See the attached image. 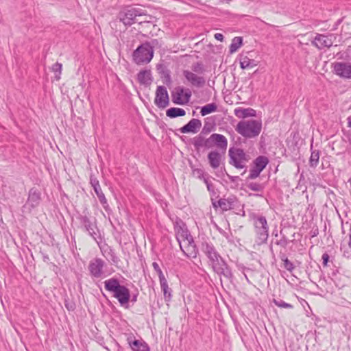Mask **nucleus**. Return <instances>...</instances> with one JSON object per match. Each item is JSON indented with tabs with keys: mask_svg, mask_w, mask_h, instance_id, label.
I'll return each mask as SVG.
<instances>
[{
	"mask_svg": "<svg viewBox=\"0 0 351 351\" xmlns=\"http://www.w3.org/2000/svg\"><path fill=\"white\" fill-rule=\"evenodd\" d=\"M104 283L105 289L112 293L121 306L129 302L131 298L130 290L125 286L120 285L117 278H111L105 280Z\"/></svg>",
	"mask_w": 351,
	"mask_h": 351,
	"instance_id": "nucleus-1",
	"label": "nucleus"
},
{
	"mask_svg": "<svg viewBox=\"0 0 351 351\" xmlns=\"http://www.w3.org/2000/svg\"><path fill=\"white\" fill-rule=\"evenodd\" d=\"M235 129L239 134L245 138H255L261 132L262 121L255 119L241 121L237 123Z\"/></svg>",
	"mask_w": 351,
	"mask_h": 351,
	"instance_id": "nucleus-2",
	"label": "nucleus"
},
{
	"mask_svg": "<svg viewBox=\"0 0 351 351\" xmlns=\"http://www.w3.org/2000/svg\"><path fill=\"white\" fill-rule=\"evenodd\" d=\"M154 56V49L149 43H145L137 47L132 54L134 62L138 65L149 63Z\"/></svg>",
	"mask_w": 351,
	"mask_h": 351,
	"instance_id": "nucleus-3",
	"label": "nucleus"
},
{
	"mask_svg": "<svg viewBox=\"0 0 351 351\" xmlns=\"http://www.w3.org/2000/svg\"><path fill=\"white\" fill-rule=\"evenodd\" d=\"M253 220L255 232L261 243L266 242L269 237V226L265 217L253 213L250 215Z\"/></svg>",
	"mask_w": 351,
	"mask_h": 351,
	"instance_id": "nucleus-4",
	"label": "nucleus"
},
{
	"mask_svg": "<svg viewBox=\"0 0 351 351\" xmlns=\"http://www.w3.org/2000/svg\"><path fill=\"white\" fill-rule=\"evenodd\" d=\"M229 163L237 169L246 167L250 157L243 149L238 147H230L228 150Z\"/></svg>",
	"mask_w": 351,
	"mask_h": 351,
	"instance_id": "nucleus-5",
	"label": "nucleus"
},
{
	"mask_svg": "<svg viewBox=\"0 0 351 351\" xmlns=\"http://www.w3.org/2000/svg\"><path fill=\"white\" fill-rule=\"evenodd\" d=\"M143 15H145V13L141 9L128 7L119 12L118 19L125 25L130 26L134 23H141L142 21H138L137 17H141Z\"/></svg>",
	"mask_w": 351,
	"mask_h": 351,
	"instance_id": "nucleus-6",
	"label": "nucleus"
},
{
	"mask_svg": "<svg viewBox=\"0 0 351 351\" xmlns=\"http://www.w3.org/2000/svg\"><path fill=\"white\" fill-rule=\"evenodd\" d=\"M335 75L342 79H351V62H336L332 64Z\"/></svg>",
	"mask_w": 351,
	"mask_h": 351,
	"instance_id": "nucleus-7",
	"label": "nucleus"
},
{
	"mask_svg": "<svg viewBox=\"0 0 351 351\" xmlns=\"http://www.w3.org/2000/svg\"><path fill=\"white\" fill-rule=\"evenodd\" d=\"M191 97V91L185 90L183 87L178 86L172 93V101L178 105H184L189 102Z\"/></svg>",
	"mask_w": 351,
	"mask_h": 351,
	"instance_id": "nucleus-8",
	"label": "nucleus"
},
{
	"mask_svg": "<svg viewBox=\"0 0 351 351\" xmlns=\"http://www.w3.org/2000/svg\"><path fill=\"white\" fill-rule=\"evenodd\" d=\"M173 226L176 237L179 244H181L182 239H188L187 238H189L192 240V236L187 229L186 224L180 219L176 218L173 223Z\"/></svg>",
	"mask_w": 351,
	"mask_h": 351,
	"instance_id": "nucleus-9",
	"label": "nucleus"
},
{
	"mask_svg": "<svg viewBox=\"0 0 351 351\" xmlns=\"http://www.w3.org/2000/svg\"><path fill=\"white\" fill-rule=\"evenodd\" d=\"M154 103L158 108L161 109L165 108L169 105V95L165 86H159L157 87Z\"/></svg>",
	"mask_w": 351,
	"mask_h": 351,
	"instance_id": "nucleus-10",
	"label": "nucleus"
},
{
	"mask_svg": "<svg viewBox=\"0 0 351 351\" xmlns=\"http://www.w3.org/2000/svg\"><path fill=\"white\" fill-rule=\"evenodd\" d=\"M187 239H181V244H179L180 249L188 258H195L197 254V250L193 238L192 237V240L189 238Z\"/></svg>",
	"mask_w": 351,
	"mask_h": 351,
	"instance_id": "nucleus-11",
	"label": "nucleus"
},
{
	"mask_svg": "<svg viewBox=\"0 0 351 351\" xmlns=\"http://www.w3.org/2000/svg\"><path fill=\"white\" fill-rule=\"evenodd\" d=\"M106 265L105 262L99 258L93 259L88 265L90 274L97 278L101 277L104 274L103 269Z\"/></svg>",
	"mask_w": 351,
	"mask_h": 351,
	"instance_id": "nucleus-12",
	"label": "nucleus"
},
{
	"mask_svg": "<svg viewBox=\"0 0 351 351\" xmlns=\"http://www.w3.org/2000/svg\"><path fill=\"white\" fill-rule=\"evenodd\" d=\"M183 75L188 82L193 86L202 88L206 84V80L203 76H199L192 71L184 70L183 71Z\"/></svg>",
	"mask_w": 351,
	"mask_h": 351,
	"instance_id": "nucleus-13",
	"label": "nucleus"
},
{
	"mask_svg": "<svg viewBox=\"0 0 351 351\" xmlns=\"http://www.w3.org/2000/svg\"><path fill=\"white\" fill-rule=\"evenodd\" d=\"M213 270L217 274L222 275L228 279H230L233 276L230 267L223 258L219 260L216 265H213Z\"/></svg>",
	"mask_w": 351,
	"mask_h": 351,
	"instance_id": "nucleus-14",
	"label": "nucleus"
},
{
	"mask_svg": "<svg viewBox=\"0 0 351 351\" xmlns=\"http://www.w3.org/2000/svg\"><path fill=\"white\" fill-rule=\"evenodd\" d=\"M332 37H333L332 35L328 36L323 34H317L313 41V45L319 49H323L324 47L329 48L333 44Z\"/></svg>",
	"mask_w": 351,
	"mask_h": 351,
	"instance_id": "nucleus-15",
	"label": "nucleus"
},
{
	"mask_svg": "<svg viewBox=\"0 0 351 351\" xmlns=\"http://www.w3.org/2000/svg\"><path fill=\"white\" fill-rule=\"evenodd\" d=\"M202 127V122L199 119H192L186 125L180 129L182 134L197 133Z\"/></svg>",
	"mask_w": 351,
	"mask_h": 351,
	"instance_id": "nucleus-16",
	"label": "nucleus"
},
{
	"mask_svg": "<svg viewBox=\"0 0 351 351\" xmlns=\"http://www.w3.org/2000/svg\"><path fill=\"white\" fill-rule=\"evenodd\" d=\"M90 184L104 208L107 210L108 204L104 193L102 192L99 181L96 178L90 177Z\"/></svg>",
	"mask_w": 351,
	"mask_h": 351,
	"instance_id": "nucleus-17",
	"label": "nucleus"
},
{
	"mask_svg": "<svg viewBox=\"0 0 351 351\" xmlns=\"http://www.w3.org/2000/svg\"><path fill=\"white\" fill-rule=\"evenodd\" d=\"M128 343L132 351H149V347L143 340L133 339L132 337H128Z\"/></svg>",
	"mask_w": 351,
	"mask_h": 351,
	"instance_id": "nucleus-18",
	"label": "nucleus"
},
{
	"mask_svg": "<svg viewBox=\"0 0 351 351\" xmlns=\"http://www.w3.org/2000/svg\"><path fill=\"white\" fill-rule=\"evenodd\" d=\"M214 146L217 147L222 153H225L228 147V140L222 134H213Z\"/></svg>",
	"mask_w": 351,
	"mask_h": 351,
	"instance_id": "nucleus-19",
	"label": "nucleus"
},
{
	"mask_svg": "<svg viewBox=\"0 0 351 351\" xmlns=\"http://www.w3.org/2000/svg\"><path fill=\"white\" fill-rule=\"evenodd\" d=\"M208 160L210 166L213 169H216L221 165L222 155L217 150L211 151L208 154Z\"/></svg>",
	"mask_w": 351,
	"mask_h": 351,
	"instance_id": "nucleus-20",
	"label": "nucleus"
},
{
	"mask_svg": "<svg viewBox=\"0 0 351 351\" xmlns=\"http://www.w3.org/2000/svg\"><path fill=\"white\" fill-rule=\"evenodd\" d=\"M40 201V193L34 189H31L29 192V196L27 201V205L31 208L38 206Z\"/></svg>",
	"mask_w": 351,
	"mask_h": 351,
	"instance_id": "nucleus-21",
	"label": "nucleus"
},
{
	"mask_svg": "<svg viewBox=\"0 0 351 351\" xmlns=\"http://www.w3.org/2000/svg\"><path fill=\"white\" fill-rule=\"evenodd\" d=\"M201 250L209 261L219 254L214 245L208 242H203L202 243Z\"/></svg>",
	"mask_w": 351,
	"mask_h": 351,
	"instance_id": "nucleus-22",
	"label": "nucleus"
},
{
	"mask_svg": "<svg viewBox=\"0 0 351 351\" xmlns=\"http://www.w3.org/2000/svg\"><path fill=\"white\" fill-rule=\"evenodd\" d=\"M81 221L85 228L86 230L88 232V234L94 239V240H97V232L95 230H97L96 226L92 223L88 217L86 216L82 217L81 219Z\"/></svg>",
	"mask_w": 351,
	"mask_h": 351,
	"instance_id": "nucleus-23",
	"label": "nucleus"
},
{
	"mask_svg": "<svg viewBox=\"0 0 351 351\" xmlns=\"http://www.w3.org/2000/svg\"><path fill=\"white\" fill-rule=\"evenodd\" d=\"M138 82L145 86L151 84L152 82L150 70H142L137 75Z\"/></svg>",
	"mask_w": 351,
	"mask_h": 351,
	"instance_id": "nucleus-24",
	"label": "nucleus"
},
{
	"mask_svg": "<svg viewBox=\"0 0 351 351\" xmlns=\"http://www.w3.org/2000/svg\"><path fill=\"white\" fill-rule=\"evenodd\" d=\"M234 113L236 117L240 119H244L250 117H255L256 116V110L252 108H237L234 110Z\"/></svg>",
	"mask_w": 351,
	"mask_h": 351,
	"instance_id": "nucleus-25",
	"label": "nucleus"
},
{
	"mask_svg": "<svg viewBox=\"0 0 351 351\" xmlns=\"http://www.w3.org/2000/svg\"><path fill=\"white\" fill-rule=\"evenodd\" d=\"M234 200L233 198H221L217 201V205L223 211H227L234 206Z\"/></svg>",
	"mask_w": 351,
	"mask_h": 351,
	"instance_id": "nucleus-26",
	"label": "nucleus"
},
{
	"mask_svg": "<svg viewBox=\"0 0 351 351\" xmlns=\"http://www.w3.org/2000/svg\"><path fill=\"white\" fill-rule=\"evenodd\" d=\"M160 281V285L164 294L165 300L169 302L171 300V292L172 290L169 287L167 280L166 278L162 279Z\"/></svg>",
	"mask_w": 351,
	"mask_h": 351,
	"instance_id": "nucleus-27",
	"label": "nucleus"
},
{
	"mask_svg": "<svg viewBox=\"0 0 351 351\" xmlns=\"http://www.w3.org/2000/svg\"><path fill=\"white\" fill-rule=\"evenodd\" d=\"M186 114V111L180 108H170L166 111V115L169 118H176L183 117Z\"/></svg>",
	"mask_w": 351,
	"mask_h": 351,
	"instance_id": "nucleus-28",
	"label": "nucleus"
},
{
	"mask_svg": "<svg viewBox=\"0 0 351 351\" xmlns=\"http://www.w3.org/2000/svg\"><path fill=\"white\" fill-rule=\"evenodd\" d=\"M269 162V160L266 156H258L254 160V167L256 169H259V171H263L267 166Z\"/></svg>",
	"mask_w": 351,
	"mask_h": 351,
	"instance_id": "nucleus-29",
	"label": "nucleus"
},
{
	"mask_svg": "<svg viewBox=\"0 0 351 351\" xmlns=\"http://www.w3.org/2000/svg\"><path fill=\"white\" fill-rule=\"evenodd\" d=\"M257 65L256 61L253 59L249 58L247 56H243L240 60V66L241 69L253 68Z\"/></svg>",
	"mask_w": 351,
	"mask_h": 351,
	"instance_id": "nucleus-30",
	"label": "nucleus"
},
{
	"mask_svg": "<svg viewBox=\"0 0 351 351\" xmlns=\"http://www.w3.org/2000/svg\"><path fill=\"white\" fill-rule=\"evenodd\" d=\"M311 154L309 159V165L311 167H316L319 163V152L318 150L313 149V145L311 146Z\"/></svg>",
	"mask_w": 351,
	"mask_h": 351,
	"instance_id": "nucleus-31",
	"label": "nucleus"
},
{
	"mask_svg": "<svg viewBox=\"0 0 351 351\" xmlns=\"http://www.w3.org/2000/svg\"><path fill=\"white\" fill-rule=\"evenodd\" d=\"M243 39L241 37L237 36L234 37L232 40V43L230 45V52L231 53H233L236 52L242 45Z\"/></svg>",
	"mask_w": 351,
	"mask_h": 351,
	"instance_id": "nucleus-32",
	"label": "nucleus"
},
{
	"mask_svg": "<svg viewBox=\"0 0 351 351\" xmlns=\"http://www.w3.org/2000/svg\"><path fill=\"white\" fill-rule=\"evenodd\" d=\"M217 106L215 103H210L205 105L201 108L200 113L202 116H206L210 113L214 112L217 110Z\"/></svg>",
	"mask_w": 351,
	"mask_h": 351,
	"instance_id": "nucleus-33",
	"label": "nucleus"
},
{
	"mask_svg": "<svg viewBox=\"0 0 351 351\" xmlns=\"http://www.w3.org/2000/svg\"><path fill=\"white\" fill-rule=\"evenodd\" d=\"M211 119V117H207L205 119L204 125L202 128L201 134H208L215 129L213 120Z\"/></svg>",
	"mask_w": 351,
	"mask_h": 351,
	"instance_id": "nucleus-34",
	"label": "nucleus"
},
{
	"mask_svg": "<svg viewBox=\"0 0 351 351\" xmlns=\"http://www.w3.org/2000/svg\"><path fill=\"white\" fill-rule=\"evenodd\" d=\"M204 138L202 134L193 138V144L196 150L204 148Z\"/></svg>",
	"mask_w": 351,
	"mask_h": 351,
	"instance_id": "nucleus-35",
	"label": "nucleus"
},
{
	"mask_svg": "<svg viewBox=\"0 0 351 351\" xmlns=\"http://www.w3.org/2000/svg\"><path fill=\"white\" fill-rule=\"evenodd\" d=\"M62 64L59 62H56L53 64L51 67L52 71L55 73V79L59 80L62 73Z\"/></svg>",
	"mask_w": 351,
	"mask_h": 351,
	"instance_id": "nucleus-36",
	"label": "nucleus"
},
{
	"mask_svg": "<svg viewBox=\"0 0 351 351\" xmlns=\"http://www.w3.org/2000/svg\"><path fill=\"white\" fill-rule=\"evenodd\" d=\"M192 72L194 73L202 74L205 71L204 66L202 62H196L191 66Z\"/></svg>",
	"mask_w": 351,
	"mask_h": 351,
	"instance_id": "nucleus-37",
	"label": "nucleus"
},
{
	"mask_svg": "<svg viewBox=\"0 0 351 351\" xmlns=\"http://www.w3.org/2000/svg\"><path fill=\"white\" fill-rule=\"evenodd\" d=\"M273 302L275 304L276 306H277L280 308H293V305H291V304L287 303L280 299H273Z\"/></svg>",
	"mask_w": 351,
	"mask_h": 351,
	"instance_id": "nucleus-38",
	"label": "nucleus"
},
{
	"mask_svg": "<svg viewBox=\"0 0 351 351\" xmlns=\"http://www.w3.org/2000/svg\"><path fill=\"white\" fill-rule=\"evenodd\" d=\"M281 260L283 261L284 267L289 271H292L294 269V266L293 264L287 258V257L283 256L281 258Z\"/></svg>",
	"mask_w": 351,
	"mask_h": 351,
	"instance_id": "nucleus-39",
	"label": "nucleus"
},
{
	"mask_svg": "<svg viewBox=\"0 0 351 351\" xmlns=\"http://www.w3.org/2000/svg\"><path fill=\"white\" fill-rule=\"evenodd\" d=\"M247 187L250 190L255 191V192L261 191L263 189L262 185L257 182H251L247 184Z\"/></svg>",
	"mask_w": 351,
	"mask_h": 351,
	"instance_id": "nucleus-40",
	"label": "nucleus"
},
{
	"mask_svg": "<svg viewBox=\"0 0 351 351\" xmlns=\"http://www.w3.org/2000/svg\"><path fill=\"white\" fill-rule=\"evenodd\" d=\"M261 172V171H259V169L253 166L250 171L248 178L251 180L255 179L259 176Z\"/></svg>",
	"mask_w": 351,
	"mask_h": 351,
	"instance_id": "nucleus-41",
	"label": "nucleus"
},
{
	"mask_svg": "<svg viewBox=\"0 0 351 351\" xmlns=\"http://www.w3.org/2000/svg\"><path fill=\"white\" fill-rule=\"evenodd\" d=\"M152 266H153V268L154 269V270L156 271V273L158 275L159 280H161L162 278V279L166 278L165 275L163 274L162 271L161 270L158 264L156 262H154L152 263Z\"/></svg>",
	"mask_w": 351,
	"mask_h": 351,
	"instance_id": "nucleus-42",
	"label": "nucleus"
},
{
	"mask_svg": "<svg viewBox=\"0 0 351 351\" xmlns=\"http://www.w3.org/2000/svg\"><path fill=\"white\" fill-rule=\"evenodd\" d=\"M214 146L213 134H211L208 138H204V148L209 149Z\"/></svg>",
	"mask_w": 351,
	"mask_h": 351,
	"instance_id": "nucleus-43",
	"label": "nucleus"
},
{
	"mask_svg": "<svg viewBox=\"0 0 351 351\" xmlns=\"http://www.w3.org/2000/svg\"><path fill=\"white\" fill-rule=\"evenodd\" d=\"M108 254L110 255V258H111V261H112L113 263H117L118 262V258H117V256L115 255V253H114V252L113 251V250L110 249V250H109V252H108Z\"/></svg>",
	"mask_w": 351,
	"mask_h": 351,
	"instance_id": "nucleus-44",
	"label": "nucleus"
},
{
	"mask_svg": "<svg viewBox=\"0 0 351 351\" xmlns=\"http://www.w3.org/2000/svg\"><path fill=\"white\" fill-rule=\"evenodd\" d=\"M221 258H222V257L219 254L218 256L214 257L213 258H212L209 261L210 262L213 269V265H216L217 263H218L219 262V260H221Z\"/></svg>",
	"mask_w": 351,
	"mask_h": 351,
	"instance_id": "nucleus-45",
	"label": "nucleus"
},
{
	"mask_svg": "<svg viewBox=\"0 0 351 351\" xmlns=\"http://www.w3.org/2000/svg\"><path fill=\"white\" fill-rule=\"evenodd\" d=\"M322 261H323V265L324 267L328 266V262L329 261V255L327 253H324L322 256Z\"/></svg>",
	"mask_w": 351,
	"mask_h": 351,
	"instance_id": "nucleus-46",
	"label": "nucleus"
},
{
	"mask_svg": "<svg viewBox=\"0 0 351 351\" xmlns=\"http://www.w3.org/2000/svg\"><path fill=\"white\" fill-rule=\"evenodd\" d=\"M193 174L197 176L199 178H201L204 176V172L202 169H197L193 170Z\"/></svg>",
	"mask_w": 351,
	"mask_h": 351,
	"instance_id": "nucleus-47",
	"label": "nucleus"
},
{
	"mask_svg": "<svg viewBox=\"0 0 351 351\" xmlns=\"http://www.w3.org/2000/svg\"><path fill=\"white\" fill-rule=\"evenodd\" d=\"M214 36L216 40L221 41V42H222L224 38L223 35L220 33H216Z\"/></svg>",
	"mask_w": 351,
	"mask_h": 351,
	"instance_id": "nucleus-48",
	"label": "nucleus"
},
{
	"mask_svg": "<svg viewBox=\"0 0 351 351\" xmlns=\"http://www.w3.org/2000/svg\"><path fill=\"white\" fill-rule=\"evenodd\" d=\"M204 182L206 183L208 191H213V184L211 183L208 182V181L206 178H204Z\"/></svg>",
	"mask_w": 351,
	"mask_h": 351,
	"instance_id": "nucleus-49",
	"label": "nucleus"
},
{
	"mask_svg": "<svg viewBox=\"0 0 351 351\" xmlns=\"http://www.w3.org/2000/svg\"><path fill=\"white\" fill-rule=\"evenodd\" d=\"M65 306H66V308H67L68 310H69V311H71V310H73V309H74V306H73V304H71V305H70V304H65Z\"/></svg>",
	"mask_w": 351,
	"mask_h": 351,
	"instance_id": "nucleus-50",
	"label": "nucleus"
},
{
	"mask_svg": "<svg viewBox=\"0 0 351 351\" xmlns=\"http://www.w3.org/2000/svg\"><path fill=\"white\" fill-rule=\"evenodd\" d=\"M136 300H137V294L134 295L132 296V299H131V302H133V303H134V302H136Z\"/></svg>",
	"mask_w": 351,
	"mask_h": 351,
	"instance_id": "nucleus-51",
	"label": "nucleus"
},
{
	"mask_svg": "<svg viewBox=\"0 0 351 351\" xmlns=\"http://www.w3.org/2000/svg\"><path fill=\"white\" fill-rule=\"evenodd\" d=\"M348 120V126L351 128V116H349L347 119Z\"/></svg>",
	"mask_w": 351,
	"mask_h": 351,
	"instance_id": "nucleus-52",
	"label": "nucleus"
},
{
	"mask_svg": "<svg viewBox=\"0 0 351 351\" xmlns=\"http://www.w3.org/2000/svg\"><path fill=\"white\" fill-rule=\"evenodd\" d=\"M228 177L229 178L232 180V181H234L236 178H238V177H233V176H230L228 175Z\"/></svg>",
	"mask_w": 351,
	"mask_h": 351,
	"instance_id": "nucleus-53",
	"label": "nucleus"
},
{
	"mask_svg": "<svg viewBox=\"0 0 351 351\" xmlns=\"http://www.w3.org/2000/svg\"><path fill=\"white\" fill-rule=\"evenodd\" d=\"M213 205L215 208H217L219 207V206L217 205V202H213Z\"/></svg>",
	"mask_w": 351,
	"mask_h": 351,
	"instance_id": "nucleus-54",
	"label": "nucleus"
},
{
	"mask_svg": "<svg viewBox=\"0 0 351 351\" xmlns=\"http://www.w3.org/2000/svg\"><path fill=\"white\" fill-rule=\"evenodd\" d=\"M349 246L351 248V234L350 235V240H349Z\"/></svg>",
	"mask_w": 351,
	"mask_h": 351,
	"instance_id": "nucleus-55",
	"label": "nucleus"
}]
</instances>
